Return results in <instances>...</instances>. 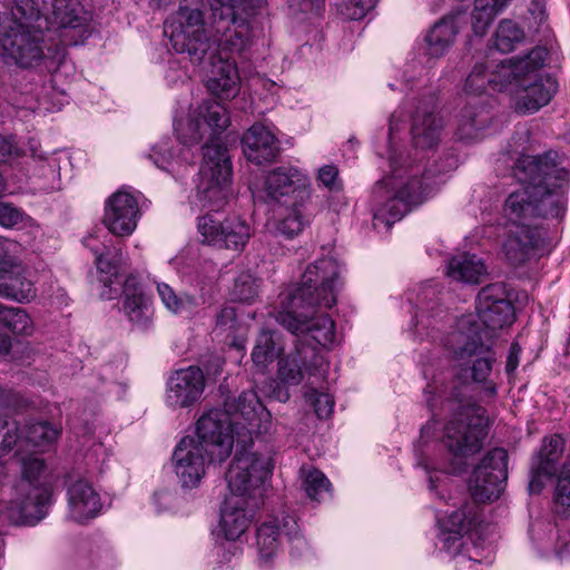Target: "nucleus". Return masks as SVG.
<instances>
[{
	"label": "nucleus",
	"instance_id": "obj_17",
	"mask_svg": "<svg viewBox=\"0 0 570 570\" xmlns=\"http://www.w3.org/2000/svg\"><path fill=\"white\" fill-rule=\"evenodd\" d=\"M232 495L228 497L220 512V527L227 540L238 539L248 528L254 510L262 503L265 482L258 494L254 491H236L228 485Z\"/></svg>",
	"mask_w": 570,
	"mask_h": 570
},
{
	"label": "nucleus",
	"instance_id": "obj_40",
	"mask_svg": "<svg viewBox=\"0 0 570 570\" xmlns=\"http://www.w3.org/2000/svg\"><path fill=\"white\" fill-rule=\"evenodd\" d=\"M564 450V440L554 434L543 439L542 446L539 452V464L535 473L538 475L552 476L557 471V462L561 458Z\"/></svg>",
	"mask_w": 570,
	"mask_h": 570
},
{
	"label": "nucleus",
	"instance_id": "obj_32",
	"mask_svg": "<svg viewBox=\"0 0 570 570\" xmlns=\"http://www.w3.org/2000/svg\"><path fill=\"white\" fill-rule=\"evenodd\" d=\"M541 243L540 233L531 225L517 226L504 243V254L512 266H521Z\"/></svg>",
	"mask_w": 570,
	"mask_h": 570
},
{
	"label": "nucleus",
	"instance_id": "obj_1",
	"mask_svg": "<svg viewBox=\"0 0 570 570\" xmlns=\"http://www.w3.org/2000/svg\"><path fill=\"white\" fill-rule=\"evenodd\" d=\"M224 412L228 413L236 429V451L225 474L227 484L236 491H254L258 494L262 483L269 476L273 464L267 455L249 451L253 435L267 431L263 419L269 414L254 391H244L237 399L227 397Z\"/></svg>",
	"mask_w": 570,
	"mask_h": 570
},
{
	"label": "nucleus",
	"instance_id": "obj_64",
	"mask_svg": "<svg viewBox=\"0 0 570 570\" xmlns=\"http://www.w3.org/2000/svg\"><path fill=\"white\" fill-rule=\"evenodd\" d=\"M520 352H521V347L519 346V344L512 343L510 346V352H509V355L507 358V364H505V371L508 374L514 372L515 368L518 367Z\"/></svg>",
	"mask_w": 570,
	"mask_h": 570
},
{
	"label": "nucleus",
	"instance_id": "obj_34",
	"mask_svg": "<svg viewBox=\"0 0 570 570\" xmlns=\"http://www.w3.org/2000/svg\"><path fill=\"white\" fill-rule=\"evenodd\" d=\"M238 81L239 77L236 66L227 59H219L213 67L207 87L215 96L227 99L235 96Z\"/></svg>",
	"mask_w": 570,
	"mask_h": 570
},
{
	"label": "nucleus",
	"instance_id": "obj_53",
	"mask_svg": "<svg viewBox=\"0 0 570 570\" xmlns=\"http://www.w3.org/2000/svg\"><path fill=\"white\" fill-rule=\"evenodd\" d=\"M303 484L307 497L314 501H321L323 494L327 493L330 488L328 480L318 470L309 471Z\"/></svg>",
	"mask_w": 570,
	"mask_h": 570
},
{
	"label": "nucleus",
	"instance_id": "obj_13",
	"mask_svg": "<svg viewBox=\"0 0 570 570\" xmlns=\"http://www.w3.org/2000/svg\"><path fill=\"white\" fill-rule=\"evenodd\" d=\"M508 479V452L503 448H494L487 452L473 470L469 489L476 502L498 500L504 490Z\"/></svg>",
	"mask_w": 570,
	"mask_h": 570
},
{
	"label": "nucleus",
	"instance_id": "obj_26",
	"mask_svg": "<svg viewBox=\"0 0 570 570\" xmlns=\"http://www.w3.org/2000/svg\"><path fill=\"white\" fill-rule=\"evenodd\" d=\"M281 534L288 537L289 540H299L298 525L294 517L286 514L281 520L273 518L257 529L258 552L265 562H268L277 552Z\"/></svg>",
	"mask_w": 570,
	"mask_h": 570
},
{
	"label": "nucleus",
	"instance_id": "obj_57",
	"mask_svg": "<svg viewBox=\"0 0 570 570\" xmlns=\"http://www.w3.org/2000/svg\"><path fill=\"white\" fill-rule=\"evenodd\" d=\"M317 183L330 191H341L342 181L338 177V169L334 165H324L318 169Z\"/></svg>",
	"mask_w": 570,
	"mask_h": 570
},
{
	"label": "nucleus",
	"instance_id": "obj_5",
	"mask_svg": "<svg viewBox=\"0 0 570 570\" xmlns=\"http://www.w3.org/2000/svg\"><path fill=\"white\" fill-rule=\"evenodd\" d=\"M449 343L459 365H471L473 381L485 382V391L491 396L495 395V384L487 382L492 372L495 356L491 347L483 342L480 326L471 320H462L459 330L451 335Z\"/></svg>",
	"mask_w": 570,
	"mask_h": 570
},
{
	"label": "nucleus",
	"instance_id": "obj_27",
	"mask_svg": "<svg viewBox=\"0 0 570 570\" xmlns=\"http://www.w3.org/2000/svg\"><path fill=\"white\" fill-rule=\"evenodd\" d=\"M209 9L210 29L226 33L229 31L230 24L243 17L242 12L261 8L266 0H204Z\"/></svg>",
	"mask_w": 570,
	"mask_h": 570
},
{
	"label": "nucleus",
	"instance_id": "obj_51",
	"mask_svg": "<svg viewBox=\"0 0 570 570\" xmlns=\"http://www.w3.org/2000/svg\"><path fill=\"white\" fill-rule=\"evenodd\" d=\"M306 403L313 407L316 416L321 420L328 419L333 413L334 400L324 392H318L313 386L308 387L305 393Z\"/></svg>",
	"mask_w": 570,
	"mask_h": 570
},
{
	"label": "nucleus",
	"instance_id": "obj_62",
	"mask_svg": "<svg viewBox=\"0 0 570 570\" xmlns=\"http://www.w3.org/2000/svg\"><path fill=\"white\" fill-rule=\"evenodd\" d=\"M236 323V309L233 306H225L216 317V328L222 331L234 330Z\"/></svg>",
	"mask_w": 570,
	"mask_h": 570
},
{
	"label": "nucleus",
	"instance_id": "obj_23",
	"mask_svg": "<svg viewBox=\"0 0 570 570\" xmlns=\"http://www.w3.org/2000/svg\"><path fill=\"white\" fill-rule=\"evenodd\" d=\"M558 90L557 81L551 77L538 76V71L528 75L515 90V110L528 115L548 105Z\"/></svg>",
	"mask_w": 570,
	"mask_h": 570
},
{
	"label": "nucleus",
	"instance_id": "obj_3",
	"mask_svg": "<svg viewBox=\"0 0 570 570\" xmlns=\"http://www.w3.org/2000/svg\"><path fill=\"white\" fill-rule=\"evenodd\" d=\"M45 470V461L39 456L21 459V480L12 488L14 498L0 511L2 521L17 525L35 524L46 517L52 492L40 483Z\"/></svg>",
	"mask_w": 570,
	"mask_h": 570
},
{
	"label": "nucleus",
	"instance_id": "obj_60",
	"mask_svg": "<svg viewBox=\"0 0 570 570\" xmlns=\"http://www.w3.org/2000/svg\"><path fill=\"white\" fill-rule=\"evenodd\" d=\"M17 445L19 451L27 449L24 441L23 430H19L18 426H14L13 430H8L4 434L2 442L0 444V456L13 449Z\"/></svg>",
	"mask_w": 570,
	"mask_h": 570
},
{
	"label": "nucleus",
	"instance_id": "obj_58",
	"mask_svg": "<svg viewBox=\"0 0 570 570\" xmlns=\"http://www.w3.org/2000/svg\"><path fill=\"white\" fill-rule=\"evenodd\" d=\"M23 212L10 203L0 202V226L11 228L23 220Z\"/></svg>",
	"mask_w": 570,
	"mask_h": 570
},
{
	"label": "nucleus",
	"instance_id": "obj_24",
	"mask_svg": "<svg viewBox=\"0 0 570 570\" xmlns=\"http://www.w3.org/2000/svg\"><path fill=\"white\" fill-rule=\"evenodd\" d=\"M0 296L19 303L36 297V287L22 262L14 255L0 262Z\"/></svg>",
	"mask_w": 570,
	"mask_h": 570
},
{
	"label": "nucleus",
	"instance_id": "obj_8",
	"mask_svg": "<svg viewBox=\"0 0 570 570\" xmlns=\"http://www.w3.org/2000/svg\"><path fill=\"white\" fill-rule=\"evenodd\" d=\"M0 56L23 69L39 66L47 57L41 33L31 31L24 22L0 16Z\"/></svg>",
	"mask_w": 570,
	"mask_h": 570
},
{
	"label": "nucleus",
	"instance_id": "obj_10",
	"mask_svg": "<svg viewBox=\"0 0 570 570\" xmlns=\"http://www.w3.org/2000/svg\"><path fill=\"white\" fill-rule=\"evenodd\" d=\"M487 435L484 410L466 405L445 425L443 442L455 460H463L482 449Z\"/></svg>",
	"mask_w": 570,
	"mask_h": 570
},
{
	"label": "nucleus",
	"instance_id": "obj_30",
	"mask_svg": "<svg viewBox=\"0 0 570 570\" xmlns=\"http://www.w3.org/2000/svg\"><path fill=\"white\" fill-rule=\"evenodd\" d=\"M92 237L83 240L85 245L90 248L95 255V263L98 272L100 273V282L105 287H109V293L104 292L101 295L107 298H112L111 285L114 279H117L120 272L128 265V255L121 248L114 247L112 249L104 245L102 249L95 248L90 245Z\"/></svg>",
	"mask_w": 570,
	"mask_h": 570
},
{
	"label": "nucleus",
	"instance_id": "obj_18",
	"mask_svg": "<svg viewBox=\"0 0 570 570\" xmlns=\"http://www.w3.org/2000/svg\"><path fill=\"white\" fill-rule=\"evenodd\" d=\"M557 153H546L540 156L523 155L515 161L512 174L524 187L542 186L551 180H560V185H568L570 171L559 167Z\"/></svg>",
	"mask_w": 570,
	"mask_h": 570
},
{
	"label": "nucleus",
	"instance_id": "obj_55",
	"mask_svg": "<svg viewBox=\"0 0 570 570\" xmlns=\"http://www.w3.org/2000/svg\"><path fill=\"white\" fill-rule=\"evenodd\" d=\"M487 67L483 63H476L465 81V91L468 94L481 95L490 87L488 79L490 73L485 72Z\"/></svg>",
	"mask_w": 570,
	"mask_h": 570
},
{
	"label": "nucleus",
	"instance_id": "obj_43",
	"mask_svg": "<svg viewBox=\"0 0 570 570\" xmlns=\"http://www.w3.org/2000/svg\"><path fill=\"white\" fill-rule=\"evenodd\" d=\"M503 10L492 0H475L471 16L472 30L476 36H484L494 18Z\"/></svg>",
	"mask_w": 570,
	"mask_h": 570
},
{
	"label": "nucleus",
	"instance_id": "obj_44",
	"mask_svg": "<svg viewBox=\"0 0 570 570\" xmlns=\"http://www.w3.org/2000/svg\"><path fill=\"white\" fill-rule=\"evenodd\" d=\"M524 32L519 24L510 19L500 21L493 36L494 47L503 53L511 52L515 46L522 42Z\"/></svg>",
	"mask_w": 570,
	"mask_h": 570
},
{
	"label": "nucleus",
	"instance_id": "obj_41",
	"mask_svg": "<svg viewBox=\"0 0 570 570\" xmlns=\"http://www.w3.org/2000/svg\"><path fill=\"white\" fill-rule=\"evenodd\" d=\"M277 333L269 330H263L252 352V360L258 367H265L272 363L282 352V346L276 337Z\"/></svg>",
	"mask_w": 570,
	"mask_h": 570
},
{
	"label": "nucleus",
	"instance_id": "obj_36",
	"mask_svg": "<svg viewBox=\"0 0 570 570\" xmlns=\"http://www.w3.org/2000/svg\"><path fill=\"white\" fill-rule=\"evenodd\" d=\"M446 274L454 281L479 283L485 274V266L476 255L463 253L449 261Z\"/></svg>",
	"mask_w": 570,
	"mask_h": 570
},
{
	"label": "nucleus",
	"instance_id": "obj_2",
	"mask_svg": "<svg viewBox=\"0 0 570 570\" xmlns=\"http://www.w3.org/2000/svg\"><path fill=\"white\" fill-rule=\"evenodd\" d=\"M402 154L390 156L391 175L377 181L373 188V225L386 229L400 220L411 206L421 204L430 189L431 181L438 176L456 168V160L446 158V164L434 170L420 164H405Z\"/></svg>",
	"mask_w": 570,
	"mask_h": 570
},
{
	"label": "nucleus",
	"instance_id": "obj_15",
	"mask_svg": "<svg viewBox=\"0 0 570 570\" xmlns=\"http://www.w3.org/2000/svg\"><path fill=\"white\" fill-rule=\"evenodd\" d=\"M479 321L484 326L481 334L492 336L498 330L509 326L514 321V307L503 283H493L483 287L475 302Z\"/></svg>",
	"mask_w": 570,
	"mask_h": 570
},
{
	"label": "nucleus",
	"instance_id": "obj_14",
	"mask_svg": "<svg viewBox=\"0 0 570 570\" xmlns=\"http://www.w3.org/2000/svg\"><path fill=\"white\" fill-rule=\"evenodd\" d=\"M316 307L281 305L276 321L294 335L309 333L320 345L331 347L335 342V324L328 315L315 317Z\"/></svg>",
	"mask_w": 570,
	"mask_h": 570
},
{
	"label": "nucleus",
	"instance_id": "obj_47",
	"mask_svg": "<svg viewBox=\"0 0 570 570\" xmlns=\"http://www.w3.org/2000/svg\"><path fill=\"white\" fill-rule=\"evenodd\" d=\"M26 446H43L55 442L60 431L51 423L41 421L27 424L23 428Z\"/></svg>",
	"mask_w": 570,
	"mask_h": 570
},
{
	"label": "nucleus",
	"instance_id": "obj_37",
	"mask_svg": "<svg viewBox=\"0 0 570 570\" xmlns=\"http://www.w3.org/2000/svg\"><path fill=\"white\" fill-rule=\"evenodd\" d=\"M504 215L517 226L528 225L527 220L535 217L532 187H523L511 193L504 204Z\"/></svg>",
	"mask_w": 570,
	"mask_h": 570
},
{
	"label": "nucleus",
	"instance_id": "obj_19",
	"mask_svg": "<svg viewBox=\"0 0 570 570\" xmlns=\"http://www.w3.org/2000/svg\"><path fill=\"white\" fill-rule=\"evenodd\" d=\"M546 57V49L537 47L523 57L505 59L491 71L488 82L497 91L510 86H514L517 90L525 76H531L544 66Z\"/></svg>",
	"mask_w": 570,
	"mask_h": 570
},
{
	"label": "nucleus",
	"instance_id": "obj_29",
	"mask_svg": "<svg viewBox=\"0 0 570 570\" xmlns=\"http://www.w3.org/2000/svg\"><path fill=\"white\" fill-rule=\"evenodd\" d=\"M306 183L305 175L294 167H277L265 179L266 200L287 204L299 187Z\"/></svg>",
	"mask_w": 570,
	"mask_h": 570
},
{
	"label": "nucleus",
	"instance_id": "obj_38",
	"mask_svg": "<svg viewBox=\"0 0 570 570\" xmlns=\"http://www.w3.org/2000/svg\"><path fill=\"white\" fill-rule=\"evenodd\" d=\"M459 28L454 17H445L436 22L425 37L429 55L443 56L454 42Z\"/></svg>",
	"mask_w": 570,
	"mask_h": 570
},
{
	"label": "nucleus",
	"instance_id": "obj_45",
	"mask_svg": "<svg viewBox=\"0 0 570 570\" xmlns=\"http://www.w3.org/2000/svg\"><path fill=\"white\" fill-rule=\"evenodd\" d=\"M308 222L309 219L305 215L302 204L294 202L291 207L285 209V214L278 220L276 229L285 237L293 238L304 229Z\"/></svg>",
	"mask_w": 570,
	"mask_h": 570
},
{
	"label": "nucleus",
	"instance_id": "obj_42",
	"mask_svg": "<svg viewBox=\"0 0 570 570\" xmlns=\"http://www.w3.org/2000/svg\"><path fill=\"white\" fill-rule=\"evenodd\" d=\"M46 22L56 29H76L83 24V19L71 7L70 0H53L51 11L46 17Z\"/></svg>",
	"mask_w": 570,
	"mask_h": 570
},
{
	"label": "nucleus",
	"instance_id": "obj_52",
	"mask_svg": "<svg viewBox=\"0 0 570 570\" xmlns=\"http://www.w3.org/2000/svg\"><path fill=\"white\" fill-rule=\"evenodd\" d=\"M18 22H38L41 19L40 9L35 0H13L11 16Z\"/></svg>",
	"mask_w": 570,
	"mask_h": 570
},
{
	"label": "nucleus",
	"instance_id": "obj_11",
	"mask_svg": "<svg viewBox=\"0 0 570 570\" xmlns=\"http://www.w3.org/2000/svg\"><path fill=\"white\" fill-rule=\"evenodd\" d=\"M444 128V122L441 117H439L433 107L430 105H423L422 107H417L415 114L412 118V140L414 145V155L409 153H402L404 157L407 158L405 164L415 165L420 164L422 167L432 168L438 170L442 168L446 164V158L452 157L456 161L458 159L452 155H444V157H439V159H434L433 164H423V159L426 158V155L420 156L422 153H431L434 155L435 147L440 144L442 132ZM401 153H393L391 156H399Z\"/></svg>",
	"mask_w": 570,
	"mask_h": 570
},
{
	"label": "nucleus",
	"instance_id": "obj_28",
	"mask_svg": "<svg viewBox=\"0 0 570 570\" xmlns=\"http://www.w3.org/2000/svg\"><path fill=\"white\" fill-rule=\"evenodd\" d=\"M68 505L70 518L78 523L96 518L102 507L99 494L82 479L68 487Z\"/></svg>",
	"mask_w": 570,
	"mask_h": 570
},
{
	"label": "nucleus",
	"instance_id": "obj_9",
	"mask_svg": "<svg viewBox=\"0 0 570 570\" xmlns=\"http://www.w3.org/2000/svg\"><path fill=\"white\" fill-rule=\"evenodd\" d=\"M229 125V116L225 106L216 99L204 100L185 120L176 124L177 137L181 144L193 146L207 138L205 148L224 145L220 135Z\"/></svg>",
	"mask_w": 570,
	"mask_h": 570
},
{
	"label": "nucleus",
	"instance_id": "obj_4",
	"mask_svg": "<svg viewBox=\"0 0 570 570\" xmlns=\"http://www.w3.org/2000/svg\"><path fill=\"white\" fill-rule=\"evenodd\" d=\"M338 276L340 268L334 258H320L306 267L299 286L286 294L281 305L299 307L307 304L308 306L331 308L336 304Z\"/></svg>",
	"mask_w": 570,
	"mask_h": 570
},
{
	"label": "nucleus",
	"instance_id": "obj_25",
	"mask_svg": "<svg viewBox=\"0 0 570 570\" xmlns=\"http://www.w3.org/2000/svg\"><path fill=\"white\" fill-rule=\"evenodd\" d=\"M243 151L248 161L256 165L269 164L279 154V142L265 126L254 124L243 136Z\"/></svg>",
	"mask_w": 570,
	"mask_h": 570
},
{
	"label": "nucleus",
	"instance_id": "obj_12",
	"mask_svg": "<svg viewBox=\"0 0 570 570\" xmlns=\"http://www.w3.org/2000/svg\"><path fill=\"white\" fill-rule=\"evenodd\" d=\"M195 440L206 452L209 463L225 461L236 444V429L232 417L219 409L204 413L196 423Z\"/></svg>",
	"mask_w": 570,
	"mask_h": 570
},
{
	"label": "nucleus",
	"instance_id": "obj_22",
	"mask_svg": "<svg viewBox=\"0 0 570 570\" xmlns=\"http://www.w3.org/2000/svg\"><path fill=\"white\" fill-rule=\"evenodd\" d=\"M138 218V202L132 195L117 191L108 198L102 222L111 234L118 237L131 235Z\"/></svg>",
	"mask_w": 570,
	"mask_h": 570
},
{
	"label": "nucleus",
	"instance_id": "obj_56",
	"mask_svg": "<svg viewBox=\"0 0 570 570\" xmlns=\"http://www.w3.org/2000/svg\"><path fill=\"white\" fill-rule=\"evenodd\" d=\"M279 379L288 385H297L304 379V373L296 360H281L278 367Z\"/></svg>",
	"mask_w": 570,
	"mask_h": 570
},
{
	"label": "nucleus",
	"instance_id": "obj_50",
	"mask_svg": "<svg viewBox=\"0 0 570 570\" xmlns=\"http://www.w3.org/2000/svg\"><path fill=\"white\" fill-rule=\"evenodd\" d=\"M553 500L558 513L570 515V462L564 463L562 466Z\"/></svg>",
	"mask_w": 570,
	"mask_h": 570
},
{
	"label": "nucleus",
	"instance_id": "obj_54",
	"mask_svg": "<svg viewBox=\"0 0 570 570\" xmlns=\"http://www.w3.org/2000/svg\"><path fill=\"white\" fill-rule=\"evenodd\" d=\"M375 6L376 0H345L340 4L338 9L344 19L361 20Z\"/></svg>",
	"mask_w": 570,
	"mask_h": 570
},
{
	"label": "nucleus",
	"instance_id": "obj_48",
	"mask_svg": "<svg viewBox=\"0 0 570 570\" xmlns=\"http://www.w3.org/2000/svg\"><path fill=\"white\" fill-rule=\"evenodd\" d=\"M0 324L13 334L31 333V320L26 311L19 307H8L0 303Z\"/></svg>",
	"mask_w": 570,
	"mask_h": 570
},
{
	"label": "nucleus",
	"instance_id": "obj_33",
	"mask_svg": "<svg viewBox=\"0 0 570 570\" xmlns=\"http://www.w3.org/2000/svg\"><path fill=\"white\" fill-rule=\"evenodd\" d=\"M122 308L128 320L141 330H147L153 320L154 308L151 299L144 293L140 286L127 279L124 284Z\"/></svg>",
	"mask_w": 570,
	"mask_h": 570
},
{
	"label": "nucleus",
	"instance_id": "obj_31",
	"mask_svg": "<svg viewBox=\"0 0 570 570\" xmlns=\"http://www.w3.org/2000/svg\"><path fill=\"white\" fill-rule=\"evenodd\" d=\"M560 180H551L542 186L532 187L535 217L561 218L566 212L567 198Z\"/></svg>",
	"mask_w": 570,
	"mask_h": 570
},
{
	"label": "nucleus",
	"instance_id": "obj_63",
	"mask_svg": "<svg viewBox=\"0 0 570 570\" xmlns=\"http://www.w3.org/2000/svg\"><path fill=\"white\" fill-rule=\"evenodd\" d=\"M461 531L458 529L443 528L441 540L443 541L444 547L450 550L456 546V543L461 539Z\"/></svg>",
	"mask_w": 570,
	"mask_h": 570
},
{
	"label": "nucleus",
	"instance_id": "obj_35",
	"mask_svg": "<svg viewBox=\"0 0 570 570\" xmlns=\"http://www.w3.org/2000/svg\"><path fill=\"white\" fill-rule=\"evenodd\" d=\"M490 120V112L483 105L468 102L461 110L456 135L461 140H473L479 137V131L485 128Z\"/></svg>",
	"mask_w": 570,
	"mask_h": 570
},
{
	"label": "nucleus",
	"instance_id": "obj_20",
	"mask_svg": "<svg viewBox=\"0 0 570 570\" xmlns=\"http://www.w3.org/2000/svg\"><path fill=\"white\" fill-rule=\"evenodd\" d=\"M205 390V376L197 366L175 371L167 381L166 402L174 409H184L198 402Z\"/></svg>",
	"mask_w": 570,
	"mask_h": 570
},
{
	"label": "nucleus",
	"instance_id": "obj_39",
	"mask_svg": "<svg viewBox=\"0 0 570 570\" xmlns=\"http://www.w3.org/2000/svg\"><path fill=\"white\" fill-rule=\"evenodd\" d=\"M212 38L218 43L222 50L232 53L243 52L249 45V23L247 18H238L237 21L230 24V29L226 31V33L212 30Z\"/></svg>",
	"mask_w": 570,
	"mask_h": 570
},
{
	"label": "nucleus",
	"instance_id": "obj_6",
	"mask_svg": "<svg viewBox=\"0 0 570 570\" xmlns=\"http://www.w3.org/2000/svg\"><path fill=\"white\" fill-rule=\"evenodd\" d=\"M232 163L225 145L205 148L197 184V200L203 208L219 210L230 196Z\"/></svg>",
	"mask_w": 570,
	"mask_h": 570
},
{
	"label": "nucleus",
	"instance_id": "obj_49",
	"mask_svg": "<svg viewBox=\"0 0 570 570\" xmlns=\"http://www.w3.org/2000/svg\"><path fill=\"white\" fill-rule=\"evenodd\" d=\"M258 281L248 272L240 273L234 282L232 296L234 299L252 303L258 296Z\"/></svg>",
	"mask_w": 570,
	"mask_h": 570
},
{
	"label": "nucleus",
	"instance_id": "obj_16",
	"mask_svg": "<svg viewBox=\"0 0 570 570\" xmlns=\"http://www.w3.org/2000/svg\"><path fill=\"white\" fill-rule=\"evenodd\" d=\"M197 227L204 243L224 249L243 250L252 237L249 224L239 216L217 220L207 214L199 218Z\"/></svg>",
	"mask_w": 570,
	"mask_h": 570
},
{
	"label": "nucleus",
	"instance_id": "obj_61",
	"mask_svg": "<svg viewBox=\"0 0 570 570\" xmlns=\"http://www.w3.org/2000/svg\"><path fill=\"white\" fill-rule=\"evenodd\" d=\"M466 508L468 507H464L463 509L451 513L446 524H442V528L458 529L461 532L466 531L474 519V515L471 513V511H465Z\"/></svg>",
	"mask_w": 570,
	"mask_h": 570
},
{
	"label": "nucleus",
	"instance_id": "obj_21",
	"mask_svg": "<svg viewBox=\"0 0 570 570\" xmlns=\"http://www.w3.org/2000/svg\"><path fill=\"white\" fill-rule=\"evenodd\" d=\"M175 473L183 487L194 488L198 485L205 475V465L208 462L206 452L196 444L194 436H185L176 445L173 453Z\"/></svg>",
	"mask_w": 570,
	"mask_h": 570
},
{
	"label": "nucleus",
	"instance_id": "obj_59",
	"mask_svg": "<svg viewBox=\"0 0 570 570\" xmlns=\"http://www.w3.org/2000/svg\"><path fill=\"white\" fill-rule=\"evenodd\" d=\"M305 371L308 374V384L315 385L325 380L326 376V365L321 355L312 352L309 365L306 366Z\"/></svg>",
	"mask_w": 570,
	"mask_h": 570
},
{
	"label": "nucleus",
	"instance_id": "obj_46",
	"mask_svg": "<svg viewBox=\"0 0 570 570\" xmlns=\"http://www.w3.org/2000/svg\"><path fill=\"white\" fill-rule=\"evenodd\" d=\"M157 292L165 307L174 314H181L196 306L194 296L188 294L179 295L166 283H157Z\"/></svg>",
	"mask_w": 570,
	"mask_h": 570
},
{
	"label": "nucleus",
	"instance_id": "obj_7",
	"mask_svg": "<svg viewBox=\"0 0 570 570\" xmlns=\"http://www.w3.org/2000/svg\"><path fill=\"white\" fill-rule=\"evenodd\" d=\"M164 32L178 53H187L190 61L200 63L212 47V29L206 28L202 10L181 6L165 23Z\"/></svg>",
	"mask_w": 570,
	"mask_h": 570
}]
</instances>
